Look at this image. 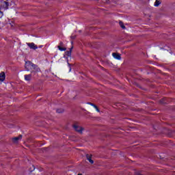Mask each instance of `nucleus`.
<instances>
[{
  "mask_svg": "<svg viewBox=\"0 0 175 175\" xmlns=\"http://www.w3.org/2000/svg\"><path fill=\"white\" fill-rule=\"evenodd\" d=\"M25 68L26 70L29 72V70H35V72H40V68L38 67L36 64L31 62L30 61H27L25 62Z\"/></svg>",
  "mask_w": 175,
  "mask_h": 175,
  "instance_id": "obj_1",
  "label": "nucleus"
},
{
  "mask_svg": "<svg viewBox=\"0 0 175 175\" xmlns=\"http://www.w3.org/2000/svg\"><path fill=\"white\" fill-rule=\"evenodd\" d=\"M72 128L75 132H77V133H79V135H83V131H84V127L80 126L79 123L75 122L72 124Z\"/></svg>",
  "mask_w": 175,
  "mask_h": 175,
  "instance_id": "obj_2",
  "label": "nucleus"
},
{
  "mask_svg": "<svg viewBox=\"0 0 175 175\" xmlns=\"http://www.w3.org/2000/svg\"><path fill=\"white\" fill-rule=\"evenodd\" d=\"M27 44L30 49H32L33 50H36V49H38V46L35 45L33 42L27 43Z\"/></svg>",
  "mask_w": 175,
  "mask_h": 175,
  "instance_id": "obj_3",
  "label": "nucleus"
},
{
  "mask_svg": "<svg viewBox=\"0 0 175 175\" xmlns=\"http://www.w3.org/2000/svg\"><path fill=\"white\" fill-rule=\"evenodd\" d=\"M1 6L4 8V9H9V2L8 1H3L1 3Z\"/></svg>",
  "mask_w": 175,
  "mask_h": 175,
  "instance_id": "obj_4",
  "label": "nucleus"
},
{
  "mask_svg": "<svg viewBox=\"0 0 175 175\" xmlns=\"http://www.w3.org/2000/svg\"><path fill=\"white\" fill-rule=\"evenodd\" d=\"M21 139H23V135H21L18 137L12 138V142L13 143H17L18 140H21Z\"/></svg>",
  "mask_w": 175,
  "mask_h": 175,
  "instance_id": "obj_5",
  "label": "nucleus"
},
{
  "mask_svg": "<svg viewBox=\"0 0 175 175\" xmlns=\"http://www.w3.org/2000/svg\"><path fill=\"white\" fill-rule=\"evenodd\" d=\"M86 158H87L88 161H89V162L90 163H92V164L94 163V160H92V154H86Z\"/></svg>",
  "mask_w": 175,
  "mask_h": 175,
  "instance_id": "obj_6",
  "label": "nucleus"
},
{
  "mask_svg": "<svg viewBox=\"0 0 175 175\" xmlns=\"http://www.w3.org/2000/svg\"><path fill=\"white\" fill-rule=\"evenodd\" d=\"M31 79L32 75L29 74L25 75V80H26V81H31Z\"/></svg>",
  "mask_w": 175,
  "mask_h": 175,
  "instance_id": "obj_7",
  "label": "nucleus"
},
{
  "mask_svg": "<svg viewBox=\"0 0 175 175\" xmlns=\"http://www.w3.org/2000/svg\"><path fill=\"white\" fill-rule=\"evenodd\" d=\"M112 55L116 59H121V55L118 53H112Z\"/></svg>",
  "mask_w": 175,
  "mask_h": 175,
  "instance_id": "obj_8",
  "label": "nucleus"
},
{
  "mask_svg": "<svg viewBox=\"0 0 175 175\" xmlns=\"http://www.w3.org/2000/svg\"><path fill=\"white\" fill-rule=\"evenodd\" d=\"M72 50H73V46H72L70 49V51H67L66 52V55H67V57H70L72 55Z\"/></svg>",
  "mask_w": 175,
  "mask_h": 175,
  "instance_id": "obj_9",
  "label": "nucleus"
},
{
  "mask_svg": "<svg viewBox=\"0 0 175 175\" xmlns=\"http://www.w3.org/2000/svg\"><path fill=\"white\" fill-rule=\"evenodd\" d=\"M5 72H2L0 73V81H3L5 80Z\"/></svg>",
  "mask_w": 175,
  "mask_h": 175,
  "instance_id": "obj_10",
  "label": "nucleus"
},
{
  "mask_svg": "<svg viewBox=\"0 0 175 175\" xmlns=\"http://www.w3.org/2000/svg\"><path fill=\"white\" fill-rule=\"evenodd\" d=\"M161 3H162V1L161 0H156V1L154 2V6L158 8V6L161 5Z\"/></svg>",
  "mask_w": 175,
  "mask_h": 175,
  "instance_id": "obj_11",
  "label": "nucleus"
},
{
  "mask_svg": "<svg viewBox=\"0 0 175 175\" xmlns=\"http://www.w3.org/2000/svg\"><path fill=\"white\" fill-rule=\"evenodd\" d=\"M89 105H91V106H94V108L96 109V111H98L99 113V111H100L99 110V108H98V107L96 105H95V104L91 103H88Z\"/></svg>",
  "mask_w": 175,
  "mask_h": 175,
  "instance_id": "obj_12",
  "label": "nucleus"
},
{
  "mask_svg": "<svg viewBox=\"0 0 175 175\" xmlns=\"http://www.w3.org/2000/svg\"><path fill=\"white\" fill-rule=\"evenodd\" d=\"M57 48L59 49V50H60V51H66V48H65V47H62L61 46H57Z\"/></svg>",
  "mask_w": 175,
  "mask_h": 175,
  "instance_id": "obj_13",
  "label": "nucleus"
},
{
  "mask_svg": "<svg viewBox=\"0 0 175 175\" xmlns=\"http://www.w3.org/2000/svg\"><path fill=\"white\" fill-rule=\"evenodd\" d=\"M119 25L121 27V28H122V29H125V25H124V23L120 22Z\"/></svg>",
  "mask_w": 175,
  "mask_h": 175,
  "instance_id": "obj_14",
  "label": "nucleus"
},
{
  "mask_svg": "<svg viewBox=\"0 0 175 175\" xmlns=\"http://www.w3.org/2000/svg\"><path fill=\"white\" fill-rule=\"evenodd\" d=\"M64 109H57V113H64Z\"/></svg>",
  "mask_w": 175,
  "mask_h": 175,
  "instance_id": "obj_15",
  "label": "nucleus"
},
{
  "mask_svg": "<svg viewBox=\"0 0 175 175\" xmlns=\"http://www.w3.org/2000/svg\"><path fill=\"white\" fill-rule=\"evenodd\" d=\"M3 17V12L0 11V18H2Z\"/></svg>",
  "mask_w": 175,
  "mask_h": 175,
  "instance_id": "obj_16",
  "label": "nucleus"
},
{
  "mask_svg": "<svg viewBox=\"0 0 175 175\" xmlns=\"http://www.w3.org/2000/svg\"><path fill=\"white\" fill-rule=\"evenodd\" d=\"M103 2L104 3H109V0H103Z\"/></svg>",
  "mask_w": 175,
  "mask_h": 175,
  "instance_id": "obj_17",
  "label": "nucleus"
},
{
  "mask_svg": "<svg viewBox=\"0 0 175 175\" xmlns=\"http://www.w3.org/2000/svg\"><path fill=\"white\" fill-rule=\"evenodd\" d=\"M32 170H35V167L33 165L32 168H31L30 172H32Z\"/></svg>",
  "mask_w": 175,
  "mask_h": 175,
  "instance_id": "obj_18",
  "label": "nucleus"
},
{
  "mask_svg": "<svg viewBox=\"0 0 175 175\" xmlns=\"http://www.w3.org/2000/svg\"><path fill=\"white\" fill-rule=\"evenodd\" d=\"M59 46H60L61 47H62V46H64V42H60Z\"/></svg>",
  "mask_w": 175,
  "mask_h": 175,
  "instance_id": "obj_19",
  "label": "nucleus"
},
{
  "mask_svg": "<svg viewBox=\"0 0 175 175\" xmlns=\"http://www.w3.org/2000/svg\"><path fill=\"white\" fill-rule=\"evenodd\" d=\"M137 175H143V174H140V173H137Z\"/></svg>",
  "mask_w": 175,
  "mask_h": 175,
  "instance_id": "obj_20",
  "label": "nucleus"
},
{
  "mask_svg": "<svg viewBox=\"0 0 175 175\" xmlns=\"http://www.w3.org/2000/svg\"><path fill=\"white\" fill-rule=\"evenodd\" d=\"M77 175H83V174H78Z\"/></svg>",
  "mask_w": 175,
  "mask_h": 175,
  "instance_id": "obj_21",
  "label": "nucleus"
}]
</instances>
